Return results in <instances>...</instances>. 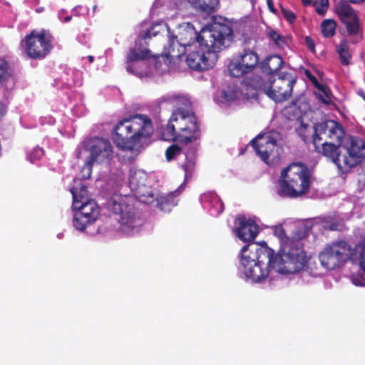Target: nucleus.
<instances>
[{
  "label": "nucleus",
  "instance_id": "obj_7",
  "mask_svg": "<svg viewBox=\"0 0 365 365\" xmlns=\"http://www.w3.org/2000/svg\"><path fill=\"white\" fill-rule=\"evenodd\" d=\"M53 39L48 30L33 29L21 40L20 46L29 58L42 60L51 52Z\"/></svg>",
  "mask_w": 365,
  "mask_h": 365
},
{
  "label": "nucleus",
  "instance_id": "obj_48",
  "mask_svg": "<svg viewBox=\"0 0 365 365\" xmlns=\"http://www.w3.org/2000/svg\"><path fill=\"white\" fill-rule=\"evenodd\" d=\"M267 4L269 10L274 14H277V10L275 9L274 6V3L272 0H267Z\"/></svg>",
  "mask_w": 365,
  "mask_h": 365
},
{
  "label": "nucleus",
  "instance_id": "obj_3",
  "mask_svg": "<svg viewBox=\"0 0 365 365\" xmlns=\"http://www.w3.org/2000/svg\"><path fill=\"white\" fill-rule=\"evenodd\" d=\"M274 250L266 242L245 245L241 249V264L247 278L254 282L266 279L270 269H274Z\"/></svg>",
  "mask_w": 365,
  "mask_h": 365
},
{
  "label": "nucleus",
  "instance_id": "obj_15",
  "mask_svg": "<svg viewBox=\"0 0 365 365\" xmlns=\"http://www.w3.org/2000/svg\"><path fill=\"white\" fill-rule=\"evenodd\" d=\"M259 63L258 54L250 49H244L230 62V76L239 78L253 71Z\"/></svg>",
  "mask_w": 365,
  "mask_h": 365
},
{
  "label": "nucleus",
  "instance_id": "obj_41",
  "mask_svg": "<svg viewBox=\"0 0 365 365\" xmlns=\"http://www.w3.org/2000/svg\"><path fill=\"white\" fill-rule=\"evenodd\" d=\"M215 101L220 106L228 102V93L226 90L218 91L215 96Z\"/></svg>",
  "mask_w": 365,
  "mask_h": 365
},
{
  "label": "nucleus",
  "instance_id": "obj_36",
  "mask_svg": "<svg viewBox=\"0 0 365 365\" xmlns=\"http://www.w3.org/2000/svg\"><path fill=\"white\" fill-rule=\"evenodd\" d=\"M11 73L6 61L0 59V83H4L11 76Z\"/></svg>",
  "mask_w": 365,
  "mask_h": 365
},
{
  "label": "nucleus",
  "instance_id": "obj_27",
  "mask_svg": "<svg viewBox=\"0 0 365 365\" xmlns=\"http://www.w3.org/2000/svg\"><path fill=\"white\" fill-rule=\"evenodd\" d=\"M336 52L339 54L340 61L342 65L348 66L350 64L351 54L349 52L348 41L346 38L341 41L336 47Z\"/></svg>",
  "mask_w": 365,
  "mask_h": 365
},
{
  "label": "nucleus",
  "instance_id": "obj_51",
  "mask_svg": "<svg viewBox=\"0 0 365 365\" xmlns=\"http://www.w3.org/2000/svg\"><path fill=\"white\" fill-rule=\"evenodd\" d=\"M312 0H302L304 6H309L312 4Z\"/></svg>",
  "mask_w": 365,
  "mask_h": 365
},
{
  "label": "nucleus",
  "instance_id": "obj_50",
  "mask_svg": "<svg viewBox=\"0 0 365 365\" xmlns=\"http://www.w3.org/2000/svg\"><path fill=\"white\" fill-rule=\"evenodd\" d=\"M5 110H6L4 105L0 103V118L4 115Z\"/></svg>",
  "mask_w": 365,
  "mask_h": 365
},
{
  "label": "nucleus",
  "instance_id": "obj_11",
  "mask_svg": "<svg viewBox=\"0 0 365 365\" xmlns=\"http://www.w3.org/2000/svg\"><path fill=\"white\" fill-rule=\"evenodd\" d=\"M350 251L351 247L346 242H333L319 253L321 264L329 270L341 267L346 262Z\"/></svg>",
  "mask_w": 365,
  "mask_h": 365
},
{
  "label": "nucleus",
  "instance_id": "obj_23",
  "mask_svg": "<svg viewBox=\"0 0 365 365\" xmlns=\"http://www.w3.org/2000/svg\"><path fill=\"white\" fill-rule=\"evenodd\" d=\"M202 200L205 203H207L210 215L212 216L217 217L224 210V204L215 193L204 194L202 197Z\"/></svg>",
  "mask_w": 365,
  "mask_h": 365
},
{
  "label": "nucleus",
  "instance_id": "obj_32",
  "mask_svg": "<svg viewBox=\"0 0 365 365\" xmlns=\"http://www.w3.org/2000/svg\"><path fill=\"white\" fill-rule=\"evenodd\" d=\"M274 235L281 241V247L284 246L285 243L289 241H300L294 238H289L286 235L285 230L282 225H277L273 227Z\"/></svg>",
  "mask_w": 365,
  "mask_h": 365
},
{
  "label": "nucleus",
  "instance_id": "obj_25",
  "mask_svg": "<svg viewBox=\"0 0 365 365\" xmlns=\"http://www.w3.org/2000/svg\"><path fill=\"white\" fill-rule=\"evenodd\" d=\"M71 192L73 196V207L84 202L93 201L90 198L87 187L84 185H81L79 187H73L71 189Z\"/></svg>",
  "mask_w": 365,
  "mask_h": 365
},
{
  "label": "nucleus",
  "instance_id": "obj_39",
  "mask_svg": "<svg viewBox=\"0 0 365 365\" xmlns=\"http://www.w3.org/2000/svg\"><path fill=\"white\" fill-rule=\"evenodd\" d=\"M313 6L318 14L324 15L329 6V0H315Z\"/></svg>",
  "mask_w": 365,
  "mask_h": 365
},
{
  "label": "nucleus",
  "instance_id": "obj_44",
  "mask_svg": "<svg viewBox=\"0 0 365 365\" xmlns=\"http://www.w3.org/2000/svg\"><path fill=\"white\" fill-rule=\"evenodd\" d=\"M281 11L284 18L289 23L293 24L297 19V16L291 10L287 9L281 6Z\"/></svg>",
  "mask_w": 365,
  "mask_h": 365
},
{
  "label": "nucleus",
  "instance_id": "obj_5",
  "mask_svg": "<svg viewBox=\"0 0 365 365\" xmlns=\"http://www.w3.org/2000/svg\"><path fill=\"white\" fill-rule=\"evenodd\" d=\"M311 172L302 163H292L281 172L277 193L281 197L297 198L308 192Z\"/></svg>",
  "mask_w": 365,
  "mask_h": 365
},
{
  "label": "nucleus",
  "instance_id": "obj_43",
  "mask_svg": "<svg viewBox=\"0 0 365 365\" xmlns=\"http://www.w3.org/2000/svg\"><path fill=\"white\" fill-rule=\"evenodd\" d=\"M158 26V24L153 25L148 29L146 31L141 35V39L146 41L147 39L151 38L153 36H156L160 33V31L156 29Z\"/></svg>",
  "mask_w": 365,
  "mask_h": 365
},
{
  "label": "nucleus",
  "instance_id": "obj_8",
  "mask_svg": "<svg viewBox=\"0 0 365 365\" xmlns=\"http://www.w3.org/2000/svg\"><path fill=\"white\" fill-rule=\"evenodd\" d=\"M130 196L114 194L107 202L108 209L118 215L119 229L128 234L141 225V220L134 212Z\"/></svg>",
  "mask_w": 365,
  "mask_h": 365
},
{
  "label": "nucleus",
  "instance_id": "obj_13",
  "mask_svg": "<svg viewBox=\"0 0 365 365\" xmlns=\"http://www.w3.org/2000/svg\"><path fill=\"white\" fill-rule=\"evenodd\" d=\"M296 79L288 73L279 75L272 79L267 78L266 95L277 103L287 101L292 96Z\"/></svg>",
  "mask_w": 365,
  "mask_h": 365
},
{
  "label": "nucleus",
  "instance_id": "obj_31",
  "mask_svg": "<svg viewBox=\"0 0 365 365\" xmlns=\"http://www.w3.org/2000/svg\"><path fill=\"white\" fill-rule=\"evenodd\" d=\"M336 23L332 19L324 20L322 23V32L324 37H331L335 34Z\"/></svg>",
  "mask_w": 365,
  "mask_h": 365
},
{
  "label": "nucleus",
  "instance_id": "obj_28",
  "mask_svg": "<svg viewBox=\"0 0 365 365\" xmlns=\"http://www.w3.org/2000/svg\"><path fill=\"white\" fill-rule=\"evenodd\" d=\"M296 132L304 143H307L310 139L313 142L314 126L312 127L302 122L301 125L296 129Z\"/></svg>",
  "mask_w": 365,
  "mask_h": 365
},
{
  "label": "nucleus",
  "instance_id": "obj_20",
  "mask_svg": "<svg viewBox=\"0 0 365 365\" xmlns=\"http://www.w3.org/2000/svg\"><path fill=\"white\" fill-rule=\"evenodd\" d=\"M147 178V174L143 170H131L129 176V186L132 190L135 192V195L143 202L148 204L153 202L154 196L151 192H148V195H145L143 192Z\"/></svg>",
  "mask_w": 365,
  "mask_h": 365
},
{
  "label": "nucleus",
  "instance_id": "obj_1",
  "mask_svg": "<svg viewBox=\"0 0 365 365\" xmlns=\"http://www.w3.org/2000/svg\"><path fill=\"white\" fill-rule=\"evenodd\" d=\"M166 101L174 109L168 123L161 129L162 138L168 141L178 140L185 145L200 139V123L192 110L190 99L182 94H174Z\"/></svg>",
  "mask_w": 365,
  "mask_h": 365
},
{
  "label": "nucleus",
  "instance_id": "obj_56",
  "mask_svg": "<svg viewBox=\"0 0 365 365\" xmlns=\"http://www.w3.org/2000/svg\"><path fill=\"white\" fill-rule=\"evenodd\" d=\"M189 165H191V162L187 163L185 165L182 166L185 171H187V168L188 167Z\"/></svg>",
  "mask_w": 365,
  "mask_h": 365
},
{
  "label": "nucleus",
  "instance_id": "obj_17",
  "mask_svg": "<svg viewBox=\"0 0 365 365\" xmlns=\"http://www.w3.org/2000/svg\"><path fill=\"white\" fill-rule=\"evenodd\" d=\"M344 135L343 127L336 121L328 120L319 123L314 125V135L313 138H319L328 143L342 145V139Z\"/></svg>",
  "mask_w": 365,
  "mask_h": 365
},
{
  "label": "nucleus",
  "instance_id": "obj_10",
  "mask_svg": "<svg viewBox=\"0 0 365 365\" xmlns=\"http://www.w3.org/2000/svg\"><path fill=\"white\" fill-rule=\"evenodd\" d=\"M228 34L222 36V46L219 48H212L209 46H202L200 50L190 51L186 57L187 66L194 71H205L214 66L217 58V53L225 49L226 37Z\"/></svg>",
  "mask_w": 365,
  "mask_h": 365
},
{
  "label": "nucleus",
  "instance_id": "obj_21",
  "mask_svg": "<svg viewBox=\"0 0 365 365\" xmlns=\"http://www.w3.org/2000/svg\"><path fill=\"white\" fill-rule=\"evenodd\" d=\"M267 79L254 75L243 80L241 83L240 93L247 99L256 98L259 92L267 93Z\"/></svg>",
  "mask_w": 365,
  "mask_h": 365
},
{
  "label": "nucleus",
  "instance_id": "obj_35",
  "mask_svg": "<svg viewBox=\"0 0 365 365\" xmlns=\"http://www.w3.org/2000/svg\"><path fill=\"white\" fill-rule=\"evenodd\" d=\"M130 64L127 66V71L137 76L141 77L144 75L145 64L139 62H129Z\"/></svg>",
  "mask_w": 365,
  "mask_h": 365
},
{
  "label": "nucleus",
  "instance_id": "obj_26",
  "mask_svg": "<svg viewBox=\"0 0 365 365\" xmlns=\"http://www.w3.org/2000/svg\"><path fill=\"white\" fill-rule=\"evenodd\" d=\"M155 57L148 48L137 51L136 48H130L127 55V62H138Z\"/></svg>",
  "mask_w": 365,
  "mask_h": 365
},
{
  "label": "nucleus",
  "instance_id": "obj_2",
  "mask_svg": "<svg viewBox=\"0 0 365 365\" xmlns=\"http://www.w3.org/2000/svg\"><path fill=\"white\" fill-rule=\"evenodd\" d=\"M153 133L151 119L146 115L135 114L118 122L112 131V140L120 150L133 151L149 140Z\"/></svg>",
  "mask_w": 365,
  "mask_h": 365
},
{
  "label": "nucleus",
  "instance_id": "obj_45",
  "mask_svg": "<svg viewBox=\"0 0 365 365\" xmlns=\"http://www.w3.org/2000/svg\"><path fill=\"white\" fill-rule=\"evenodd\" d=\"M305 74L307 77L312 81L314 87L317 88L318 90H322L324 88H326L325 85L320 83L317 79V78L314 75H312L309 70H306Z\"/></svg>",
  "mask_w": 365,
  "mask_h": 365
},
{
  "label": "nucleus",
  "instance_id": "obj_54",
  "mask_svg": "<svg viewBox=\"0 0 365 365\" xmlns=\"http://www.w3.org/2000/svg\"><path fill=\"white\" fill-rule=\"evenodd\" d=\"M358 94L365 101V93L363 91H358Z\"/></svg>",
  "mask_w": 365,
  "mask_h": 365
},
{
  "label": "nucleus",
  "instance_id": "obj_14",
  "mask_svg": "<svg viewBox=\"0 0 365 365\" xmlns=\"http://www.w3.org/2000/svg\"><path fill=\"white\" fill-rule=\"evenodd\" d=\"M345 153L342 155L344 169H349L365 160V140L357 136H351L342 145Z\"/></svg>",
  "mask_w": 365,
  "mask_h": 365
},
{
  "label": "nucleus",
  "instance_id": "obj_47",
  "mask_svg": "<svg viewBox=\"0 0 365 365\" xmlns=\"http://www.w3.org/2000/svg\"><path fill=\"white\" fill-rule=\"evenodd\" d=\"M305 43L307 45V47L312 51L315 52V43L314 41L312 39L310 36H306L305 37Z\"/></svg>",
  "mask_w": 365,
  "mask_h": 365
},
{
  "label": "nucleus",
  "instance_id": "obj_38",
  "mask_svg": "<svg viewBox=\"0 0 365 365\" xmlns=\"http://www.w3.org/2000/svg\"><path fill=\"white\" fill-rule=\"evenodd\" d=\"M323 227L327 230L336 231L340 230V224L331 217H327L322 220Z\"/></svg>",
  "mask_w": 365,
  "mask_h": 365
},
{
  "label": "nucleus",
  "instance_id": "obj_53",
  "mask_svg": "<svg viewBox=\"0 0 365 365\" xmlns=\"http://www.w3.org/2000/svg\"><path fill=\"white\" fill-rule=\"evenodd\" d=\"M72 19V16H67L64 18L63 22L67 23L69 22Z\"/></svg>",
  "mask_w": 365,
  "mask_h": 365
},
{
  "label": "nucleus",
  "instance_id": "obj_55",
  "mask_svg": "<svg viewBox=\"0 0 365 365\" xmlns=\"http://www.w3.org/2000/svg\"><path fill=\"white\" fill-rule=\"evenodd\" d=\"M229 34H230V38H233V31L232 29V28L230 27V32H229Z\"/></svg>",
  "mask_w": 365,
  "mask_h": 365
},
{
  "label": "nucleus",
  "instance_id": "obj_24",
  "mask_svg": "<svg viewBox=\"0 0 365 365\" xmlns=\"http://www.w3.org/2000/svg\"><path fill=\"white\" fill-rule=\"evenodd\" d=\"M284 61L279 55L267 56L262 63L261 68L265 73L272 74L279 71L283 66Z\"/></svg>",
  "mask_w": 365,
  "mask_h": 365
},
{
  "label": "nucleus",
  "instance_id": "obj_57",
  "mask_svg": "<svg viewBox=\"0 0 365 365\" xmlns=\"http://www.w3.org/2000/svg\"><path fill=\"white\" fill-rule=\"evenodd\" d=\"M36 152L38 154V155H42L43 151L42 149H38V150H36Z\"/></svg>",
  "mask_w": 365,
  "mask_h": 365
},
{
  "label": "nucleus",
  "instance_id": "obj_29",
  "mask_svg": "<svg viewBox=\"0 0 365 365\" xmlns=\"http://www.w3.org/2000/svg\"><path fill=\"white\" fill-rule=\"evenodd\" d=\"M173 35H169L168 36V43L167 46H165L163 48V51L160 56L163 58H165L166 59H169V61L170 62L171 59L178 58H180L181 56H174L175 53L177 51H178L177 45L175 43H172L173 40Z\"/></svg>",
  "mask_w": 365,
  "mask_h": 365
},
{
  "label": "nucleus",
  "instance_id": "obj_34",
  "mask_svg": "<svg viewBox=\"0 0 365 365\" xmlns=\"http://www.w3.org/2000/svg\"><path fill=\"white\" fill-rule=\"evenodd\" d=\"M182 152V148L178 144H172L165 150V158L168 161H171L179 156Z\"/></svg>",
  "mask_w": 365,
  "mask_h": 365
},
{
  "label": "nucleus",
  "instance_id": "obj_46",
  "mask_svg": "<svg viewBox=\"0 0 365 365\" xmlns=\"http://www.w3.org/2000/svg\"><path fill=\"white\" fill-rule=\"evenodd\" d=\"M171 205V202L165 197H161L158 201V206L163 211L170 210Z\"/></svg>",
  "mask_w": 365,
  "mask_h": 365
},
{
  "label": "nucleus",
  "instance_id": "obj_42",
  "mask_svg": "<svg viewBox=\"0 0 365 365\" xmlns=\"http://www.w3.org/2000/svg\"><path fill=\"white\" fill-rule=\"evenodd\" d=\"M325 88L322 90H319L322 92V94L318 95V99L323 103L326 105H329L331 102V98H330V89L329 88L325 85Z\"/></svg>",
  "mask_w": 365,
  "mask_h": 365
},
{
  "label": "nucleus",
  "instance_id": "obj_60",
  "mask_svg": "<svg viewBox=\"0 0 365 365\" xmlns=\"http://www.w3.org/2000/svg\"><path fill=\"white\" fill-rule=\"evenodd\" d=\"M36 11H37V12H41V9H36Z\"/></svg>",
  "mask_w": 365,
  "mask_h": 365
},
{
  "label": "nucleus",
  "instance_id": "obj_58",
  "mask_svg": "<svg viewBox=\"0 0 365 365\" xmlns=\"http://www.w3.org/2000/svg\"><path fill=\"white\" fill-rule=\"evenodd\" d=\"M92 9H93V13H95L97 9V5H93Z\"/></svg>",
  "mask_w": 365,
  "mask_h": 365
},
{
  "label": "nucleus",
  "instance_id": "obj_6",
  "mask_svg": "<svg viewBox=\"0 0 365 365\" xmlns=\"http://www.w3.org/2000/svg\"><path fill=\"white\" fill-rule=\"evenodd\" d=\"M274 270L289 274L302 270L307 262V255L301 241H289L277 254H273Z\"/></svg>",
  "mask_w": 365,
  "mask_h": 365
},
{
  "label": "nucleus",
  "instance_id": "obj_16",
  "mask_svg": "<svg viewBox=\"0 0 365 365\" xmlns=\"http://www.w3.org/2000/svg\"><path fill=\"white\" fill-rule=\"evenodd\" d=\"M73 207L76 210L73 225L80 231H83L88 225L95 222L100 215V208L94 200L84 202Z\"/></svg>",
  "mask_w": 365,
  "mask_h": 365
},
{
  "label": "nucleus",
  "instance_id": "obj_37",
  "mask_svg": "<svg viewBox=\"0 0 365 365\" xmlns=\"http://www.w3.org/2000/svg\"><path fill=\"white\" fill-rule=\"evenodd\" d=\"M267 36L274 43V44L279 47H283L286 43L284 38L281 36L277 31L269 29L267 31Z\"/></svg>",
  "mask_w": 365,
  "mask_h": 365
},
{
  "label": "nucleus",
  "instance_id": "obj_49",
  "mask_svg": "<svg viewBox=\"0 0 365 365\" xmlns=\"http://www.w3.org/2000/svg\"><path fill=\"white\" fill-rule=\"evenodd\" d=\"M229 98L230 101L237 99L238 98V91L235 90L232 91H230Z\"/></svg>",
  "mask_w": 365,
  "mask_h": 365
},
{
  "label": "nucleus",
  "instance_id": "obj_4",
  "mask_svg": "<svg viewBox=\"0 0 365 365\" xmlns=\"http://www.w3.org/2000/svg\"><path fill=\"white\" fill-rule=\"evenodd\" d=\"M228 34V26L220 23H214L197 32L192 26H187L180 30L178 35H173L172 43L177 45L178 51L174 56H182L185 53L186 46H192L197 42L199 47L202 46L210 48H219L222 46V36Z\"/></svg>",
  "mask_w": 365,
  "mask_h": 365
},
{
  "label": "nucleus",
  "instance_id": "obj_52",
  "mask_svg": "<svg viewBox=\"0 0 365 365\" xmlns=\"http://www.w3.org/2000/svg\"><path fill=\"white\" fill-rule=\"evenodd\" d=\"M349 2L351 3H353V4H360V3H363L364 1H365V0H349Z\"/></svg>",
  "mask_w": 365,
  "mask_h": 365
},
{
  "label": "nucleus",
  "instance_id": "obj_22",
  "mask_svg": "<svg viewBox=\"0 0 365 365\" xmlns=\"http://www.w3.org/2000/svg\"><path fill=\"white\" fill-rule=\"evenodd\" d=\"M235 224L237 227L235 232L238 238L248 242L247 245L256 243L254 240L259 232V226L254 220L242 216L236 219Z\"/></svg>",
  "mask_w": 365,
  "mask_h": 365
},
{
  "label": "nucleus",
  "instance_id": "obj_40",
  "mask_svg": "<svg viewBox=\"0 0 365 365\" xmlns=\"http://www.w3.org/2000/svg\"><path fill=\"white\" fill-rule=\"evenodd\" d=\"M354 284L356 286H365V272H359L351 277Z\"/></svg>",
  "mask_w": 365,
  "mask_h": 365
},
{
  "label": "nucleus",
  "instance_id": "obj_9",
  "mask_svg": "<svg viewBox=\"0 0 365 365\" xmlns=\"http://www.w3.org/2000/svg\"><path fill=\"white\" fill-rule=\"evenodd\" d=\"M279 135V133L273 130L259 133L250 143L256 155L269 166L275 165L280 160Z\"/></svg>",
  "mask_w": 365,
  "mask_h": 365
},
{
  "label": "nucleus",
  "instance_id": "obj_12",
  "mask_svg": "<svg viewBox=\"0 0 365 365\" xmlns=\"http://www.w3.org/2000/svg\"><path fill=\"white\" fill-rule=\"evenodd\" d=\"M86 146L90 155L83 168V172L84 178H90L94 163L110 159L113 147L108 140L97 137L88 140Z\"/></svg>",
  "mask_w": 365,
  "mask_h": 365
},
{
  "label": "nucleus",
  "instance_id": "obj_33",
  "mask_svg": "<svg viewBox=\"0 0 365 365\" xmlns=\"http://www.w3.org/2000/svg\"><path fill=\"white\" fill-rule=\"evenodd\" d=\"M356 253L358 255L359 267L365 272V240L356 245Z\"/></svg>",
  "mask_w": 365,
  "mask_h": 365
},
{
  "label": "nucleus",
  "instance_id": "obj_19",
  "mask_svg": "<svg viewBox=\"0 0 365 365\" xmlns=\"http://www.w3.org/2000/svg\"><path fill=\"white\" fill-rule=\"evenodd\" d=\"M313 144L315 150L330 159L339 169H344L343 160L341 149L342 145H338L336 143H328V141L322 140L319 138H313Z\"/></svg>",
  "mask_w": 365,
  "mask_h": 365
},
{
  "label": "nucleus",
  "instance_id": "obj_18",
  "mask_svg": "<svg viewBox=\"0 0 365 365\" xmlns=\"http://www.w3.org/2000/svg\"><path fill=\"white\" fill-rule=\"evenodd\" d=\"M336 12L340 21L345 25L349 36L360 35L362 38V29L359 24V18L349 2L341 0L336 7Z\"/></svg>",
  "mask_w": 365,
  "mask_h": 365
},
{
  "label": "nucleus",
  "instance_id": "obj_30",
  "mask_svg": "<svg viewBox=\"0 0 365 365\" xmlns=\"http://www.w3.org/2000/svg\"><path fill=\"white\" fill-rule=\"evenodd\" d=\"M219 4V0H198V9L207 14L213 13Z\"/></svg>",
  "mask_w": 365,
  "mask_h": 365
},
{
  "label": "nucleus",
  "instance_id": "obj_59",
  "mask_svg": "<svg viewBox=\"0 0 365 365\" xmlns=\"http://www.w3.org/2000/svg\"><path fill=\"white\" fill-rule=\"evenodd\" d=\"M93 56H89V60H90V61H93Z\"/></svg>",
  "mask_w": 365,
  "mask_h": 365
}]
</instances>
